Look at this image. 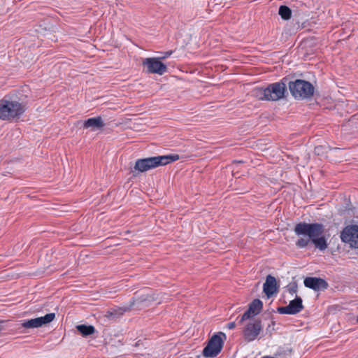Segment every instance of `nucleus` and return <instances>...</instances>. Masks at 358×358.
<instances>
[{
  "mask_svg": "<svg viewBox=\"0 0 358 358\" xmlns=\"http://www.w3.org/2000/svg\"><path fill=\"white\" fill-rule=\"evenodd\" d=\"M263 290L267 297L271 296L278 292L276 280L273 276L268 275L266 277Z\"/></svg>",
  "mask_w": 358,
  "mask_h": 358,
  "instance_id": "obj_13",
  "label": "nucleus"
},
{
  "mask_svg": "<svg viewBox=\"0 0 358 358\" xmlns=\"http://www.w3.org/2000/svg\"><path fill=\"white\" fill-rule=\"evenodd\" d=\"M256 315L254 314L252 310H251L249 308L248 309L243 313V315L241 316L239 323L242 324L244 321L247 320H250L253 318Z\"/></svg>",
  "mask_w": 358,
  "mask_h": 358,
  "instance_id": "obj_18",
  "label": "nucleus"
},
{
  "mask_svg": "<svg viewBox=\"0 0 358 358\" xmlns=\"http://www.w3.org/2000/svg\"><path fill=\"white\" fill-rule=\"evenodd\" d=\"M263 308V303L259 299L253 300L249 305V308L252 310L255 315H257Z\"/></svg>",
  "mask_w": 358,
  "mask_h": 358,
  "instance_id": "obj_16",
  "label": "nucleus"
},
{
  "mask_svg": "<svg viewBox=\"0 0 358 358\" xmlns=\"http://www.w3.org/2000/svg\"><path fill=\"white\" fill-rule=\"evenodd\" d=\"M341 241L352 248H358V226L345 227L341 233Z\"/></svg>",
  "mask_w": 358,
  "mask_h": 358,
  "instance_id": "obj_7",
  "label": "nucleus"
},
{
  "mask_svg": "<svg viewBox=\"0 0 358 358\" xmlns=\"http://www.w3.org/2000/svg\"><path fill=\"white\" fill-rule=\"evenodd\" d=\"M55 317V313H48L43 317L24 320L22 323V327L25 329L38 328L42 327L43 325L49 324L50 322L53 321Z\"/></svg>",
  "mask_w": 358,
  "mask_h": 358,
  "instance_id": "obj_10",
  "label": "nucleus"
},
{
  "mask_svg": "<svg viewBox=\"0 0 358 358\" xmlns=\"http://www.w3.org/2000/svg\"><path fill=\"white\" fill-rule=\"evenodd\" d=\"M226 339L227 336L223 332H218L213 335L203 350V356L206 357H216L221 352Z\"/></svg>",
  "mask_w": 358,
  "mask_h": 358,
  "instance_id": "obj_6",
  "label": "nucleus"
},
{
  "mask_svg": "<svg viewBox=\"0 0 358 358\" xmlns=\"http://www.w3.org/2000/svg\"><path fill=\"white\" fill-rule=\"evenodd\" d=\"M290 292L292 293V294L296 292V288L292 289L290 290Z\"/></svg>",
  "mask_w": 358,
  "mask_h": 358,
  "instance_id": "obj_21",
  "label": "nucleus"
},
{
  "mask_svg": "<svg viewBox=\"0 0 358 358\" xmlns=\"http://www.w3.org/2000/svg\"><path fill=\"white\" fill-rule=\"evenodd\" d=\"M286 92V85L281 81L271 83L265 88L255 87L252 94L258 100L276 101L283 99Z\"/></svg>",
  "mask_w": 358,
  "mask_h": 358,
  "instance_id": "obj_3",
  "label": "nucleus"
},
{
  "mask_svg": "<svg viewBox=\"0 0 358 358\" xmlns=\"http://www.w3.org/2000/svg\"><path fill=\"white\" fill-rule=\"evenodd\" d=\"M26 109L24 103L9 96H5L0 99V119L2 120L10 121L18 119Z\"/></svg>",
  "mask_w": 358,
  "mask_h": 358,
  "instance_id": "obj_2",
  "label": "nucleus"
},
{
  "mask_svg": "<svg viewBox=\"0 0 358 358\" xmlns=\"http://www.w3.org/2000/svg\"><path fill=\"white\" fill-rule=\"evenodd\" d=\"M235 327H236V323L234 322H229L227 324V328L229 329H233L235 328Z\"/></svg>",
  "mask_w": 358,
  "mask_h": 358,
  "instance_id": "obj_19",
  "label": "nucleus"
},
{
  "mask_svg": "<svg viewBox=\"0 0 358 358\" xmlns=\"http://www.w3.org/2000/svg\"><path fill=\"white\" fill-rule=\"evenodd\" d=\"M104 126L105 123L100 116L89 118L83 123L84 128H91L92 131L102 129Z\"/></svg>",
  "mask_w": 358,
  "mask_h": 358,
  "instance_id": "obj_14",
  "label": "nucleus"
},
{
  "mask_svg": "<svg viewBox=\"0 0 358 358\" xmlns=\"http://www.w3.org/2000/svg\"><path fill=\"white\" fill-rule=\"evenodd\" d=\"M303 308L302 299L296 296L294 299L290 301L287 306L279 307L278 312L280 314L296 315L302 311Z\"/></svg>",
  "mask_w": 358,
  "mask_h": 358,
  "instance_id": "obj_11",
  "label": "nucleus"
},
{
  "mask_svg": "<svg viewBox=\"0 0 358 358\" xmlns=\"http://www.w3.org/2000/svg\"><path fill=\"white\" fill-rule=\"evenodd\" d=\"M172 54V51H168L164 53V55L160 59H166L169 57Z\"/></svg>",
  "mask_w": 358,
  "mask_h": 358,
  "instance_id": "obj_20",
  "label": "nucleus"
},
{
  "mask_svg": "<svg viewBox=\"0 0 358 358\" xmlns=\"http://www.w3.org/2000/svg\"><path fill=\"white\" fill-rule=\"evenodd\" d=\"M143 65L146 67V71L149 73L163 75L167 71V66L160 61V58L150 57L143 61Z\"/></svg>",
  "mask_w": 358,
  "mask_h": 358,
  "instance_id": "obj_9",
  "label": "nucleus"
},
{
  "mask_svg": "<svg viewBox=\"0 0 358 358\" xmlns=\"http://www.w3.org/2000/svg\"><path fill=\"white\" fill-rule=\"evenodd\" d=\"M357 322H358V316H357Z\"/></svg>",
  "mask_w": 358,
  "mask_h": 358,
  "instance_id": "obj_23",
  "label": "nucleus"
},
{
  "mask_svg": "<svg viewBox=\"0 0 358 358\" xmlns=\"http://www.w3.org/2000/svg\"><path fill=\"white\" fill-rule=\"evenodd\" d=\"M1 323H2V322H0V332H1V331H2V329H2V327H1Z\"/></svg>",
  "mask_w": 358,
  "mask_h": 358,
  "instance_id": "obj_22",
  "label": "nucleus"
},
{
  "mask_svg": "<svg viewBox=\"0 0 358 358\" xmlns=\"http://www.w3.org/2000/svg\"><path fill=\"white\" fill-rule=\"evenodd\" d=\"M279 15L283 20H289L292 15L290 8L286 6H280L278 11Z\"/></svg>",
  "mask_w": 358,
  "mask_h": 358,
  "instance_id": "obj_17",
  "label": "nucleus"
},
{
  "mask_svg": "<svg viewBox=\"0 0 358 358\" xmlns=\"http://www.w3.org/2000/svg\"><path fill=\"white\" fill-rule=\"evenodd\" d=\"M76 329L83 336L92 335L95 331V328L92 325L80 324L76 326Z\"/></svg>",
  "mask_w": 358,
  "mask_h": 358,
  "instance_id": "obj_15",
  "label": "nucleus"
},
{
  "mask_svg": "<svg viewBox=\"0 0 358 358\" xmlns=\"http://www.w3.org/2000/svg\"><path fill=\"white\" fill-rule=\"evenodd\" d=\"M179 158L178 155H168L138 159L136 161L132 172H145L158 166L166 165L170 162H176L178 160Z\"/></svg>",
  "mask_w": 358,
  "mask_h": 358,
  "instance_id": "obj_4",
  "label": "nucleus"
},
{
  "mask_svg": "<svg viewBox=\"0 0 358 358\" xmlns=\"http://www.w3.org/2000/svg\"><path fill=\"white\" fill-rule=\"evenodd\" d=\"M304 285L315 291L327 289L328 287L327 282L320 278L308 277L303 281Z\"/></svg>",
  "mask_w": 358,
  "mask_h": 358,
  "instance_id": "obj_12",
  "label": "nucleus"
},
{
  "mask_svg": "<svg viewBox=\"0 0 358 358\" xmlns=\"http://www.w3.org/2000/svg\"><path fill=\"white\" fill-rule=\"evenodd\" d=\"M289 89L292 95L296 99L311 97L314 94L313 85L304 80L297 79L289 83Z\"/></svg>",
  "mask_w": 358,
  "mask_h": 358,
  "instance_id": "obj_5",
  "label": "nucleus"
},
{
  "mask_svg": "<svg viewBox=\"0 0 358 358\" xmlns=\"http://www.w3.org/2000/svg\"><path fill=\"white\" fill-rule=\"evenodd\" d=\"M295 234L300 238L296 241V246L299 248H304L310 243L321 251L325 250L328 244L323 236L324 225L320 223L299 222L294 227Z\"/></svg>",
  "mask_w": 358,
  "mask_h": 358,
  "instance_id": "obj_1",
  "label": "nucleus"
},
{
  "mask_svg": "<svg viewBox=\"0 0 358 358\" xmlns=\"http://www.w3.org/2000/svg\"><path fill=\"white\" fill-rule=\"evenodd\" d=\"M262 330V322L259 320H252L245 324L243 329L244 339L248 342L255 341Z\"/></svg>",
  "mask_w": 358,
  "mask_h": 358,
  "instance_id": "obj_8",
  "label": "nucleus"
}]
</instances>
